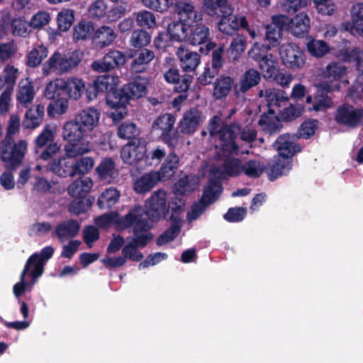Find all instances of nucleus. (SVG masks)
Wrapping results in <instances>:
<instances>
[{"label": "nucleus", "mask_w": 363, "mask_h": 363, "mask_svg": "<svg viewBox=\"0 0 363 363\" xmlns=\"http://www.w3.org/2000/svg\"><path fill=\"white\" fill-rule=\"evenodd\" d=\"M100 111L89 107L79 112L74 119L67 121L62 127V137L66 142L64 151L72 158L89 153L91 145L89 140L99 123Z\"/></svg>", "instance_id": "1"}, {"label": "nucleus", "mask_w": 363, "mask_h": 363, "mask_svg": "<svg viewBox=\"0 0 363 363\" xmlns=\"http://www.w3.org/2000/svg\"><path fill=\"white\" fill-rule=\"evenodd\" d=\"M221 121L219 116L213 117L209 121L208 130L211 137L220 140L223 154L227 157L223 163V173L230 177H237L243 172V163L238 158L228 157L238 154V146L235 140L240 129L235 124L222 126Z\"/></svg>", "instance_id": "2"}, {"label": "nucleus", "mask_w": 363, "mask_h": 363, "mask_svg": "<svg viewBox=\"0 0 363 363\" xmlns=\"http://www.w3.org/2000/svg\"><path fill=\"white\" fill-rule=\"evenodd\" d=\"M147 79L138 78L121 90L106 96V104L110 108L109 116L119 121L127 114V105L131 98H140L146 94Z\"/></svg>", "instance_id": "3"}, {"label": "nucleus", "mask_w": 363, "mask_h": 363, "mask_svg": "<svg viewBox=\"0 0 363 363\" xmlns=\"http://www.w3.org/2000/svg\"><path fill=\"white\" fill-rule=\"evenodd\" d=\"M141 216H143V210L140 208H133L124 217H120L116 212H110L96 218L94 221L96 225L101 228L113 225L119 230L132 227L133 232L138 234L150 226L148 221L138 219Z\"/></svg>", "instance_id": "4"}, {"label": "nucleus", "mask_w": 363, "mask_h": 363, "mask_svg": "<svg viewBox=\"0 0 363 363\" xmlns=\"http://www.w3.org/2000/svg\"><path fill=\"white\" fill-rule=\"evenodd\" d=\"M84 57V52L76 50L67 53L55 52L43 65V73L49 75L54 73L57 75L69 73L77 68Z\"/></svg>", "instance_id": "5"}, {"label": "nucleus", "mask_w": 363, "mask_h": 363, "mask_svg": "<svg viewBox=\"0 0 363 363\" xmlns=\"http://www.w3.org/2000/svg\"><path fill=\"white\" fill-rule=\"evenodd\" d=\"M167 193L163 190H157L155 191L151 197L147 200L145 203L146 211L143 210V216L138 219H144L148 221L150 226L142 231H148L153 225L154 222L159 220L162 218H164L167 215ZM136 208H140L137 206Z\"/></svg>", "instance_id": "6"}, {"label": "nucleus", "mask_w": 363, "mask_h": 363, "mask_svg": "<svg viewBox=\"0 0 363 363\" xmlns=\"http://www.w3.org/2000/svg\"><path fill=\"white\" fill-rule=\"evenodd\" d=\"M27 150L26 140H21L11 145L10 140L5 139L0 143V158L7 167L16 169L22 163Z\"/></svg>", "instance_id": "7"}, {"label": "nucleus", "mask_w": 363, "mask_h": 363, "mask_svg": "<svg viewBox=\"0 0 363 363\" xmlns=\"http://www.w3.org/2000/svg\"><path fill=\"white\" fill-rule=\"evenodd\" d=\"M281 62L286 67L298 70L302 69L306 60L303 50L293 43H284L279 48Z\"/></svg>", "instance_id": "8"}, {"label": "nucleus", "mask_w": 363, "mask_h": 363, "mask_svg": "<svg viewBox=\"0 0 363 363\" xmlns=\"http://www.w3.org/2000/svg\"><path fill=\"white\" fill-rule=\"evenodd\" d=\"M222 192V187L219 183H210L204 190L203 196L199 202L191 206L190 211L187 213L186 218L189 222L196 220L205 211L206 207L214 202Z\"/></svg>", "instance_id": "9"}, {"label": "nucleus", "mask_w": 363, "mask_h": 363, "mask_svg": "<svg viewBox=\"0 0 363 363\" xmlns=\"http://www.w3.org/2000/svg\"><path fill=\"white\" fill-rule=\"evenodd\" d=\"M189 24L178 21L168 25L167 34L160 33L155 39V44L157 48L167 45L166 43L167 36L172 42H187L189 36Z\"/></svg>", "instance_id": "10"}, {"label": "nucleus", "mask_w": 363, "mask_h": 363, "mask_svg": "<svg viewBox=\"0 0 363 363\" xmlns=\"http://www.w3.org/2000/svg\"><path fill=\"white\" fill-rule=\"evenodd\" d=\"M362 118L363 109L349 104L340 106L335 113V120L338 124L350 128L357 127Z\"/></svg>", "instance_id": "11"}, {"label": "nucleus", "mask_w": 363, "mask_h": 363, "mask_svg": "<svg viewBox=\"0 0 363 363\" xmlns=\"http://www.w3.org/2000/svg\"><path fill=\"white\" fill-rule=\"evenodd\" d=\"M127 62L125 55L118 50H111L101 60L91 63L93 70L99 72H108L124 65Z\"/></svg>", "instance_id": "12"}, {"label": "nucleus", "mask_w": 363, "mask_h": 363, "mask_svg": "<svg viewBox=\"0 0 363 363\" xmlns=\"http://www.w3.org/2000/svg\"><path fill=\"white\" fill-rule=\"evenodd\" d=\"M146 147L144 145L128 144L121 150V158L123 162L135 165L140 170L145 169V155Z\"/></svg>", "instance_id": "13"}, {"label": "nucleus", "mask_w": 363, "mask_h": 363, "mask_svg": "<svg viewBox=\"0 0 363 363\" xmlns=\"http://www.w3.org/2000/svg\"><path fill=\"white\" fill-rule=\"evenodd\" d=\"M226 13H223L221 18L220 19L218 27V30L226 35H232L235 31H238L240 28L247 26V18L245 16L232 15L231 13L233 9L230 6Z\"/></svg>", "instance_id": "14"}, {"label": "nucleus", "mask_w": 363, "mask_h": 363, "mask_svg": "<svg viewBox=\"0 0 363 363\" xmlns=\"http://www.w3.org/2000/svg\"><path fill=\"white\" fill-rule=\"evenodd\" d=\"M134 234L136 237L130 243L125 245L122 252L125 259L138 262L142 259L143 255L136 247H144L152 238V235L148 231H140L138 234Z\"/></svg>", "instance_id": "15"}, {"label": "nucleus", "mask_w": 363, "mask_h": 363, "mask_svg": "<svg viewBox=\"0 0 363 363\" xmlns=\"http://www.w3.org/2000/svg\"><path fill=\"white\" fill-rule=\"evenodd\" d=\"M337 57L340 58L346 62H355L357 66V84H363V50L359 48L350 49L345 46L338 51L336 55Z\"/></svg>", "instance_id": "16"}, {"label": "nucleus", "mask_w": 363, "mask_h": 363, "mask_svg": "<svg viewBox=\"0 0 363 363\" xmlns=\"http://www.w3.org/2000/svg\"><path fill=\"white\" fill-rule=\"evenodd\" d=\"M259 96L264 99L270 114H274L280 108L281 104L289 100L286 94L284 91L275 88H267L260 90Z\"/></svg>", "instance_id": "17"}, {"label": "nucleus", "mask_w": 363, "mask_h": 363, "mask_svg": "<svg viewBox=\"0 0 363 363\" xmlns=\"http://www.w3.org/2000/svg\"><path fill=\"white\" fill-rule=\"evenodd\" d=\"M201 112L196 108L186 111L179 123L180 131L184 134L191 135L203 123Z\"/></svg>", "instance_id": "18"}, {"label": "nucleus", "mask_w": 363, "mask_h": 363, "mask_svg": "<svg viewBox=\"0 0 363 363\" xmlns=\"http://www.w3.org/2000/svg\"><path fill=\"white\" fill-rule=\"evenodd\" d=\"M175 11L179 16V21L193 26V23L202 21V15L196 9L194 4L189 1L181 0L175 4Z\"/></svg>", "instance_id": "19"}, {"label": "nucleus", "mask_w": 363, "mask_h": 363, "mask_svg": "<svg viewBox=\"0 0 363 363\" xmlns=\"http://www.w3.org/2000/svg\"><path fill=\"white\" fill-rule=\"evenodd\" d=\"M62 91L69 99L79 101L85 92L86 83L79 77H69L62 79Z\"/></svg>", "instance_id": "20"}, {"label": "nucleus", "mask_w": 363, "mask_h": 363, "mask_svg": "<svg viewBox=\"0 0 363 363\" xmlns=\"http://www.w3.org/2000/svg\"><path fill=\"white\" fill-rule=\"evenodd\" d=\"M352 23H345L342 28L352 34L363 37V3L354 5L351 10Z\"/></svg>", "instance_id": "21"}, {"label": "nucleus", "mask_w": 363, "mask_h": 363, "mask_svg": "<svg viewBox=\"0 0 363 363\" xmlns=\"http://www.w3.org/2000/svg\"><path fill=\"white\" fill-rule=\"evenodd\" d=\"M291 158L277 155L269 164V170L268 175L271 180H274L279 177L286 174L291 169Z\"/></svg>", "instance_id": "22"}, {"label": "nucleus", "mask_w": 363, "mask_h": 363, "mask_svg": "<svg viewBox=\"0 0 363 363\" xmlns=\"http://www.w3.org/2000/svg\"><path fill=\"white\" fill-rule=\"evenodd\" d=\"M177 55L180 61V65L185 72H193L200 63V57L196 52L189 51L181 46L178 48Z\"/></svg>", "instance_id": "23"}, {"label": "nucleus", "mask_w": 363, "mask_h": 363, "mask_svg": "<svg viewBox=\"0 0 363 363\" xmlns=\"http://www.w3.org/2000/svg\"><path fill=\"white\" fill-rule=\"evenodd\" d=\"M295 137L289 134H284L278 138L274 143V146L277 150L278 155L291 158L296 152L300 151L295 143Z\"/></svg>", "instance_id": "24"}, {"label": "nucleus", "mask_w": 363, "mask_h": 363, "mask_svg": "<svg viewBox=\"0 0 363 363\" xmlns=\"http://www.w3.org/2000/svg\"><path fill=\"white\" fill-rule=\"evenodd\" d=\"M159 181H161L157 172H150L137 178L133 183L135 191L144 194L150 191Z\"/></svg>", "instance_id": "25"}, {"label": "nucleus", "mask_w": 363, "mask_h": 363, "mask_svg": "<svg viewBox=\"0 0 363 363\" xmlns=\"http://www.w3.org/2000/svg\"><path fill=\"white\" fill-rule=\"evenodd\" d=\"M45 264L41 261L38 253L33 254L27 260L25 267L22 272V279L28 273L32 277L30 285L35 284L36 279L43 273Z\"/></svg>", "instance_id": "26"}, {"label": "nucleus", "mask_w": 363, "mask_h": 363, "mask_svg": "<svg viewBox=\"0 0 363 363\" xmlns=\"http://www.w3.org/2000/svg\"><path fill=\"white\" fill-rule=\"evenodd\" d=\"M347 67L341 62H330L322 72V77L330 83L337 82L346 76Z\"/></svg>", "instance_id": "27"}, {"label": "nucleus", "mask_w": 363, "mask_h": 363, "mask_svg": "<svg viewBox=\"0 0 363 363\" xmlns=\"http://www.w3.org/2000/svg\"><path fill=\"white\" fill-rule=\"evenodd\" d=\"M35 92L34 86L28 78L21 79L18 84L16 99L25 108L33 101Z\"/></svg>", "instance_id": "28"}, {"label": "nucleus", "mask_w": 363, "mask_h": 363, "mask_svg": "<svg viewBox=\"0 0 363 363\" xmlns=\"http://www.w3.org/2000/svg\"><path fill=\"white\" fill-rule=\"evenodd\" d=\"M209 35V28L202 24L201 21L196 22L189 26L187 43L193 45H201L207 42Z\"/></svg>", "instance_id": "29"}, {"label": "nucleus", "mask_w": 363, "mask_h": 363, "mask_svg": "<svg viewBox=\"0 0 363 363\" xmlns=\"http://www.w3.org/2000/svg\"><path fill=\"white\" fill-rule=\"evenodd\" d=\"M45 107L42 104H36L30 108L26 113L23 125L25 128L34 129L43 122Z\"/></svg>", "instance_id": "30"}, {"label": "nucleus", "mask_w": 363, "mask_h": 363, "mask_svg": "<svg viewBox=\"0 0 363 363\" xmlns=\"http://www.w3.org/2000/svg\"><path fill=\"white\" fill-rule=\"evenodd\" d=\"M199 179L195 175H188L179 179L173 186V191L176 195L184 196L196 189Z\"/></svg>", "instance_id": "31"}, {"label": "nucleus", "mask_w": 363, "mask_h": 363, "mask_svg": "<svg viewBox=\"0 0 363 363\" xmlns=\"http://www.w3.org/2000/svg\"><path fill=\"white\" fill-rule=\"evenodd\" d=\"M93 182L89 177H83L74 180L67 188L69 195L74 198H83L90 191Z\"/></svg>", "instance_id": "32"}, {"label": "nucleus", "mask_w": 363, "mask_h": 363, "mask_svg": "<svg viewBox=\"0 0 363 363\" xmlns=\"http://www.w3.org/2000/svg\"><path fill=\"white\" fill-rule=\"evenodd\" d=\"M118 77L113 74H104L98 77L94 82L95 90L101 92H108V94L116 92V88L119 84Z\"/></svg>", "instance_id": "33"}, {"label": "nucleus", "mask_w": 363, "mask_h": 363, "mask_svg": "<svg viewBox=\"0 0 363 363\" xmlns=\"http://www.w3.org/2000/svg\"><path fill=\"white\" fill-rule=\"evenodd\" d=\"M155 57L153 51L148 49L142 50L131 62V71L135 73L144 72L147 69L150 62L154 60Z\"/></svg>", "instance_id": "34"}, {"label": "nucleus", "mask_w": 363, "mask_h": 363, "mask_svg": "<svg viewBox=\"0 0 363 363\" xmlns=\"http://www.w3.org/2000/svg\"><path fill=\"white\" fill-rule=\"evenodd\" d=\"M48 169L55 174L66 177L69 176L73 177L72 163H71L65 157H61L53 160L48 165Z\"/></svg>", "instance_id": "35"}, {"label": "nucleus", "mask_w": 363, "mask_h": 363, "mask_svg": "<svg viewBox=\"0 0 363 363\" xmlns=\"http://www.w3.org/2000/svg\"><path fill=\"white\" fill-rule=\"evenodd\" d=\"M80 228L77 221L70 220L58 225L55 229V233L59 239L63 242L65 239L76 236Z\"/></svg>", "instance_id": "36"}, {"label": "nucleus", "mask_w": 363, "mask_h": 363, "mask_svg": "<svg viewBox=\"0 0 363 363\" xmlns=\"http://www.w3.org/2000/svg\"><path fill=\"white\" fill-rule=\"evenodd\" d=\"M311 26L310 18L304 13L297 14L291 19L289 32L295 36H299L308 31Z\"/></svg>", "instance_id": "37"}, {"label": "nucleus", "mask_w": 363, "mask_h": 363, "mask_svg": "<svg viewBox=\"0 0 363 363\" xmlns=\"http://www.w3.org/2000/svg\"><path fill=\"white\" fill-rule=\"evenodd\" d=\"M306 45L308 53L315 57H322L330 51L329 45L326 42L311 36L307 37Z\"/></svg>", "instance_id": "38"}, {"label": "nucleus", "mask_w": 363, "mask_h": 363, "mask_svg": "<svg viewBox=\"0 0 363 363\" xmlns=\"http://www.w3.org/2000/svg\"><path fill=\"white\" fill-rule=\"evenodd\" d=\"M179 166V157L174 153H170L157 172L161 180H167L172 177Z\"/></svg>", "instance_id": "39"}, {"label": "nucleus", "mask_w": 363, "mask_h": 363, "mask_svg": "<svg viewBox=\"0 0 363 363\" xmlns=\"http://www.w3.org/2000/svg\"><path fill=\"white\" fill-rule=\"evenodd\" d=\"M259 62V68L264 79H272L278 68V61L272 55L269 54Z\"/></svg>", "instance_id": "40"}, {"label": "nucleus", "mask_w": 363, "mask_h": 363, "mask_svg": "<svg viewBox=\"0 0 363 363\" xmlns=\"http://www.w3.org/2000/svg\"><path fill=\"white\" fill-rule=\"evenodd\" d=\"M230 6L228 0H203L202 8L208 15L213 16L217 15L218 11L226 13Z\"/></svg>", "instance_id": "41"}, {"label": "nucleus", "mask_w": 363, "mask_h": 363, "mask_svg": "<svg viewBox=\"0 0 363 363\" xmlns=\"http://www.w3.org/2000/svg\"><path fill=\"white\" fill-rule=\"evenodd\" d=\"M233 79L230 77H220L214 82L213 96L220 99L226 96L232 89Z\"/></svg>", "instance_id": "42"}, {"label": "nucleus", "mask_w": 363, "mask_h": 363, "mask_svg": "<svg viewBox=\"0 0 363 363\" xmlns=\"http://www.w3.org/2000/svg\"><path fill=\"white\" fill-rule=\"evenodd\" d=\"M116 38L113 29L109 26H103L99 28L94 34L97 44L103 48L111 44Z\"/></svg>", "instance_id": "43"}, {"label": "nucleus", "mask_w": 363, "mask_h": 363, "mask_svg": "<svg viewBox=\"0 0 363 363\" xmlns=\"http://www.w3.org/2000/svg\"><path fill=\"white\" fill-rule=\"evenodd\" d=\"M174 123V117L170 113H165L157 118L153 122L152 130L153 132H158L161 135V133H164L173 129Z\"/></svg>", "instance_id": "44"}, {"label": "nucleus", "mask_w": 363, "mask_h": 363, "mask_svg": "<svg viewBox=\"0 0 363 363\" xmlns=\"http://www.w3.org/2000/svg\"><path fill=\"white\" fill-rule=\"evenodd\" d=\"M48 55V48L43 45L34 47L27 55L26 63L29 67H38Z\"/></svg>", "instance_id": "45"}, {"label": "nucleus", "mask_w": 363, "mask_h": 363, "mask_svg": "<svg viewBox=\"0 0 363 363\" xmlns=\"http://www.w3.org/2000/svg\"><path fill=\"white\" fill-rule=\"evenodd\" d=\"M100 178L110 182L116 175V169L113 161L110 158L103 160L96 167Z\"/></svg>", "instance_id": "46"}, {"label": "nucleus", "mask_w": 363, "mask_h": 363, "mask_svg": "<svg viewBox=\"0 0 363 363\" xmlns=\"http://www.w3.org/2000/svg\"><path fill=\"white\" fill-rule=\"evenodd\" d=\"M247 45V38L243 35H238L232 40L228 50V55L233 60H236L245 50Z\"/></svg>", "instance_id": "47"}, {"label": "nucleus", "mask_w": 363, "mask_h": 363, "mask_svg": "<svg viewBox=\"0 0 363 363\" xmlns=\"http://www.w3.org/2000/svg\"><path fill=\"white\" fill-rule=\"evenodd\" d=\"M260 79V74L258 71L254 69L246 71L240 80V90L242 92L247 91L252 87L258 84Z\"/></svg>", "instance_id": "48"}, {"label": "nucleus", "mask_w": 363, "mask_h": 363, "mask_svg": "<svg viewBox=\"0 0 363 363\" xmlns=\"http://www.w3.org/2000/svg\"><path fill=\"white\" fill-rule=\"evenodd\" d=\"M94 165V160L91 157H83L72 163L73 177L75 175H84L89 173Z\"/></svg>", "instance_id": "49"}, {"label": "nucleus", "mask_w": 363, "mask_h": 363, "mask_svg": "<svg viewBox=\"0 0 363 363\" xmlns=\"http://www.w3.org/2000/svg\"><path fill=\"white\" fill-rule=\"evenodd\" d=\"M120 197L119 191L115 188L106 189L99 196L97 204L101 208L111 207Z\"/></svg>", "instance_id": "50"}, {"label": "nucleus", "mask_w": 363, "mask_h": 363, "mask_svg": "<svg viewBox=\"0 0 363 363\" xmlns=\"http://www.w3.org/2000/svg\"><path fill=\"white\" fill-rule=\"evenodd\" d=\"M172 220L173 223L170 228L157 238V243L158 245H162L170 242L179 233L183 222L182 219L176 218Z\"/></svg>", "instance_id": "51"}, {"label": "nucleus", "mask_w": 363, "mask_h": 363, "mask_svg": "<svg viewBox=\"0 0 363 363\" xmlns=\"http://www.w3.org/2000/svg\"><path fill=\"white\" fill-rule=\"evenodd\" d=\"M270 115L268 116L263 114L259 121V124L264 132L272 135L279 131L280 123L278 118L274 116V114Z\"/></svg>", "instance_id": "52"}, {"label": "nucleus", "mask_w": 363, "mask_h": 363, "mask_svg": "<svg viewBox=\"0 0 363 363\" xmlns=\"http://www.w3.org/2000/svg\"><path fill=\"white\" fill-rule=\"evenodd\" d=\"M69 104L68 99L62 97L57 99L48 105L47 108L48 116L55 118L57 116L65 114L68 110Z\"/></svg>", "instance_id": "53"}, {"label": "nucleus", "mask_w": 363, "mask_h": 363, "mask_svg": "<svg viewBox=\"0 0 363 363\" xmlns=\"http://www.w3.org/2000/svg\"><path fill=\"white\" fill-rule=\"evenodd\" d=\"M94 25L90 21H81L74 29V38L79 40H85L89 38L94 32Z\"/></svg>", "instance_id": "54"}, {"label": "nucleus", "mask_w": 363, "mask_h": 363, "mask_svg": "<svg viewBox=\"0 0 363 363\" xmlns=\"http://www.w3.org/2000/svg\"><path fill=\"white\" fill-rule=\"evenodd\" d=\"M264 169V164L258 160H250L243 164V173L249 177H260Z\"/></svg>", "instance_id": "55"}, {"label": "nucleus", "mask_w": 363, "mask_h": 363, "mask_svg": "<svg viewBox=\"0 0 363 363\" xmlns=\"http://www.w3.org/2000/svg\"><path fill=\"white\" fill-rule=\"evenodd\" d=\"M270 50V45L255 42L248 50L247 54L249 57L254 61L259 62L269 55L267 52Z\"/></svg>", "instance_id": "56"}, {"label": "nucleus", "mask_w": 363, "mask_h": 363, "mask_svg": "<svg viewBox=\"0 0 363 363\" xmlns=\"http://www.w3.org/2000/svg\"><path fill=\"white\" fill-rule=\"evenodd\" d=\"M74 19V11L71 9H63L57 15V25L62 31L68 30Z\"/></svg>", "instance_id": "57"}, {"label": "nucleus", "mask_w": 363, "mask_h": 363, "mask_svg": "<svg viewBox=\"0 0 363 363\" xmlns=\"http://www.w3.org/2000/svg\"><path fill=\"white\" fill-rule=\"evenodd\" d=\"M151 37L143 30H136L133 32L130 44L131 46L139 48L147 46L150 43Z\"/></svg>", "instance_id": "58"}, {"label": "nucleus", "mask_w": 363, "mask_h": 363, "mask_svg": "<svg viewBox=\"0 0 363 363\" xmlns=\"http://www.w3.org/2000/svg\"><path fill=\"white\" fill-rule=\"evenodd\" d=\"M143 5L150 9L164 13L174 4V0H141Z\"/></svg>", "instance_id": "59"}, {"label": "nucleus", "mask_w": 363, "mask_h": 363, "mask_svg": "<svg viewBox=\"0 0 363 363\" xmlns=\"http://www.w3.org/2000/svg\"><path fill=\"white\" fill-rule=\"evenodd\" d=\"M135 20L137 24L140 27L152 28L156 25V18L154 13L146 10L136 13Z\"/></svg>", "instance_id": "60"}, {"label": "nucleus", "mask_w": 363, "mask_h": 363, "mask_svg": "<svg viewBox=\"0 0 363 363\" xmlns=\"http://www.w3.org/2000/svg\"><path fill=\"white\" fill-rule=\"evenodd\" d=\"M166 155L164 148L157 147L148 155H145V169L147 167L157 166Z\"/></svg>", "instance_id": "61"}, {"label": "nucleus", "mask_w": 363, "mask_h": 363, "mask_svg": "<svg viewBox=\"0 0 363 363\" xmlns=\"http://www.w3.org/2000/svg\"><path fill=\"white\" fill-rule=\"evenodd\" d=\"M107 5L104 0H94L89 6L88 12L93 18H101L106 13Z\"/></svg>", "instance_id": "62"}, {"label": "nucleus", "mask_w": 363, "mask_h": 363, "mask_svg": "<svg viewBox=\"0 0 363 363\" xmlns=\"http://www.w3.org/2000/svg\"><path fill=\"white\" fill-rule=\"evenodd\" d=\"M55 138V128L50 125L44 127L41 133L35 139V145L37 147H43L49 142H52Z\"/></svg>", "instance_id": "63"}, {"label": "nucleus", "mask_w": 363, "mask_h": 363, "mask_svg": "<svg viewBox=\"0 0 363 363\" xmlns=\"http://www.w3.org/2000/svg\"><path fill=\"white\" fill-rule=\"evenodd\" d=\"M265 28V40L268 42L267 45H270L271 49L279 43L282 36L281 30L271 25H267Z\"/></svg>", "instance_id": "64"}]
</instances>
